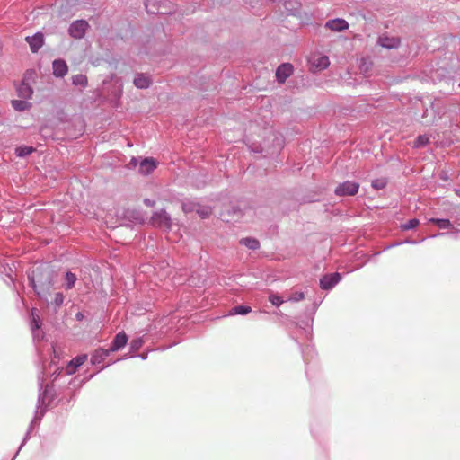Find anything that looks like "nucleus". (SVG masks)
Masks as SVG:
<instances>
[{
    "label": "nucleus",
    "mask_w": 460,
    "mask_h": 460,
    "mask_svg": "<svg viewBox=\"0 0 460 460\" xmlns=\"http://www.w3.org/2000/svg\"><path fill=\"white\" fill-rule=\"evenodd\" d=\"M29 285L39 297L48 305L58 307V293L54 286L57 279L56 267L52 261L39 262L32 265L27 271Z\"/></svg>",
    "instance_id": "nucleus-1"
},
{
    "label": "nucleus",
    "mask_w": 460,
    "mask_h": 460,
    "mask_svg": "<svg viewBox=\"0 0 460 460\" xmlns=\"http://www.w3.org/2000/svg\"><path fill=\"white\" fill-rule=\"evenodd\" d=\"M52 367H54V369L51 371V381L49 383L44 384L45 376L47 375L46 370L41 371L38 376L39 395L34 416L29 425L22 442L21 443L16 454L12 460L15 459L20 450L30 439L31 433L40 425L41 419L47 412L48 409L52 406V403L57 396L55 381L58 379V367H56L54 360H52L49 364V368L51 369Z\"/></svg>",
    "instance_id": "nucleus-2"
},
{
    "label": "nucleus",
    "mask_w": 460,
    "mask_h": 460,
    "mask_svg": "<svg viewBox=\"0 0 460 460\" xmlns=\"http://www.w3.org/2000/svg\"><path fill=\"white\" fill-rule=\"evenodd\" d=\"M41 320L39 315V312L36 308H31L30 313V328L31 331L33 341L35 343L36 351L40 358L42 359V351L40 347L38 345L40 341H42L45 339V332L41 329Z\"/></svg>",
    "instance_id": "nucleus-3"
},
{
    "label": "nucleus",
    "mask_w": 460,
    "mask_h": 460,
    "mask_svg": "<svg viewBox=\"0 0 460 460\" xmlns=\"http://www.w3.org/2000/svg\"><path fill=\"white\" fill-rule=\"evenodd\" d=\"M145 7L149 14L167 15L175 12L172 0H145Z\"/></svg>",
    "instance_id": "nucleus-4"
},
{
    "label": "nucleus",
    "mask_w": 460,
    "mask_h": 460,
    "mask_svg": "<svg viewBox=\"0 0 460 460\" xmlns=\"http://www.w3.org/2000/svg\"><path fill=\"white\" fill-rule=\"evenodd\" d=\"M150 223L155 227L164 228L168 231L172 229V217L164 208L154 211L150 217Z\"/></svg>",
    "instance_id": "nucleus-5"
},
{
    "label": "nucleus",
    "mask_w": 460,
    "mask_h": 460,
    "mask_svg": "<svg viewBox=\"0 0 460 460\" xmlns=\"http://www.w3.org/2000/svg\"><path fill=\"white\" fill-rule=\"evenodd\" d=\"M359 187V183L356 181H344L337 185L334 194L338 197L355 196L358 192Z\"/></svg>",
    "instance_id": "nucleus-6"
},
{
    "label": "nucleus",
    "mask_w": 460,
    "mask_h": 460,
    "mask_svg": "<svg viewBox=\"0 0 460 460\" xmlns=\"http://www.w3.org/2000/svg\"><path fill=\"white\" fill-rule=\"evenodd\" d=\"M90 29L89 22L84 19H78L71 22L68 27V34L71 38L81 40Z\"/></svg>",
    "instance_id": "nucleus-7"
},
{
    "label": "nucleus",
    "mask_w": 460,
    "mask_h": 460,
    "mask_svg": "<svg viewBox=\"0 0 460 460\" xmlns=\"http://www.w3.org/2000/svg\"><path fill=\"white\" fill-rule=\"evenodd\" d=\"M342 274L338 271L323 274L319 279V286L321 289L330 291L342 280Z\"/></svg>",
    "instance_id": "nucleus-8"
},
{
    "label": "nucleus",
    "mask_w": 460,
    "mask_h": 460,
    "mask_svg": "<svg viewBox=\"0 0 460 460\" xmlns=\"http://www.w3.org/2000/svg\"><path fill=\"white\" fill-rule=\"evenodd\" d=\"M429 107H426L421 114V123L424 126H430L441 119V114L436 108L432 101L429 102Z\"/></svg>",
    "instance_id": "nucleus-9"
},
{
    "label": "nucleus",
    "mask_w": 460,
    "mask_h": 460,
    "mask_svg": "<svg viewBox=\"0 0 460 460\" xmlns=\"http://www.w3.org/2000/svg\"><path fill=\"white\" fill-rule=\"evenodd\" d=\"M321 304L320 302L314 301L312 305L308 306L305 311V319H300L298 324L304 329L307 326L312 329L314 314Z\"/></svg>",
    "instance_id": "nucleus-10"
},
{
    "label": "nucleus",
    "mask_w": 460,
    "mask_h": 460,
    "mask_svg": "<svg viewBox=\"0 0 460 460\" xmlns=\"http://www.w3.org/2000/svg\"><path fill=\"white\" fill-rule=\"evenodd\" d=\"M293 71L294 67L290 63L286 62L280 64L276 69V81L279 84H284L287 79L293 74Z\"/></svg>",
    "instance_id": "nucleus-11"
},
{
    "label": "nucleus",
    "mask_w": 460,
    "mask_h": 460,
    "mask_svg": "<svg viewBox=\"0 0 460 460\" xmlns=\"http://www.w3.org/2000/svg\"><path fill=\"white\" fill-rule=\"evenodd\" d=\"M158 166V162L153 157L141 158L139 163L138 172L142 175H148L153 172Z\"/></svg>",
    "instance_id": "nucleus-12"
},
{
    "label": "nucleus",
    "mask_w": 460,
    "mask_h": 460,
    "mask_svg": "<svg viewBox=\"0 0 460 460\" xmlns=\"http://www.w3.org/2000/svg\"><path fill=\"white\" fill-rule=\"evenodd\" d=\"M88 358L87 354H80L72 358L66 363L65 372L66 376L73 375L76 372L79 367H81Z\"/></svg>",
    "instance_id": "nucleus-13"
},
{
    "label": "nucleus",
    "mask_w": 460,
    "mask_h": 460,
    "mask_svg": "<svg viewBox=\"0 0 460 460\" xmlns=\"http://www.w3.org/2000/svg\"><path fill=\"white\" fill-rule=\"evenodd\" d=\"M128 337L125 332H119L112 339L110 348L108 350L111 352H116L122 349L128 343Z\"/></svg>",
    "instance_id": "nucleus-14"
},
{
    "label": "nucleus",
    "mask_w": 460,
    "mask_h": 460,
    "mask_svg": "<svg viewBox=\"0 0 460 460\" xmlns=\"http://www.w3.org/2000/svg\"><path fill=\"white\" fill-rule=\"evenodd\" d=\"M153 84L152 77L145 73L138 72L136 73L135 77L133 79V84L136 88L146 90L148 89Z\"/></svg>",
    "instance_id": "nucleus-15"
},
{
    "label": "nucleus",
    "mask_w": 460,
    "mask_h": 460,
    "mask_svg": "<svg viewBox=\"0 0 460 460\" xmlns=\"http://www.w3.org/2000/svg\"><path fill=\"white\" fill-rule=\"evenodd\" d=\"M25 40L30 46L32 53H37L44 44V35L41 32H36L32 36H27Z\"/></svg>",
    "instance_id": "nucleus-16"
},
{
    "label": "nucleus",
    "mask_w": 460,
    "mask_h": 460,
    "mask_svg": "<svg viewBox=\"0 0 460 460\" xmlns=\"http://www.w3.org/2000/svg\"><path fill=\"white\" fill-rule=\"evenodd\" d=\"M324 26L332 31L341 32L349 28V22L343 18H334L328 20Z\"/></svg>",
    "instance_id": "nucleus-17"
},
{
    "label": "nucleus",
    "mask_w": 460,
    "mask_h": 460,
    "mask_svg": "<svg viewBox=\"0 0 460 460\" xmlns=\"http://www.w3.org/2000/svg\"><path fill=\"white\" fill-rule=\"evenodd\" d=\"M377 43L384 49H394L399 48L401 40L396 37L383 35L378 38Z\"/></svg>",
    "instance_id": "nucleus-18"
},
{
    "label": "nucleus",
    "mask_w": 460,
    "mask_h": 460,
    "mask_svg": "<svg viewBox=\"0 0 460 460\" xmlns=\"http://www.w3.org/2000/svg\"><path fill=\"white\" fill-rule=\"evenodd\" d=\"M110 354V351L104 348L96 349L91 356V364L94 366L101 364Z\"/></svg>",
    "instance_id": "nucleus-19"
},
{
    "label": "nucleus",
    "mask_w": 460,
    "mask_h": 460,
    "mask_svg": "<svg viewBox=\"0 0 460 460\" xmlns=\"http://www.w3.org/2000/svg\"><path fill=\"white\" fill-rule=\"evenodd\" d=\"M17 94L22 99H29L33 93L31 86L24 80L17 86Z\"/></svg>",
    "instance_id": "nucleus-20"
},
{
    "label": "nucleus",
    "mask_w": 460,
    "mask_h": 460,
    "mask_svg": "<svg viewBox=\"0 0 460 460\" xmlns=\"http://www.w3.org/2000/svg\"><path fill=\"white\" fill-rule=\"evenodd\" d=\"M429 224L437 226L441 230L453 228V224L448 218L430 217L428 219Z\"/></svg>",
    "instance_id": "nucleus-21"
},
{
    "label": "nucleus",
    "mask_w": 460,
    "mask_h": 460,
    "mask_svg": "<svg viewBox=\"0 0 460 460\" xmlns=\"http://www.w3.org/2000/svg\"><path fill=\"white\" fill-rule=\"evenodd\" d=\"M239 243L252 251H256L261 247L259 240L251 236L241 238Z\"/></svg>",
    "instance_id": "nucleus-22"
},
{
    "label": "nucleus",
    "mask_w": 460,
    "mask_h": 460,
    "mask_svg": "<svg viewBox=\"0 0 460 460\" xmlns=\"http://www.w3.org/2000/svg\"><path fill=\"white\" fill-rule=\"evenodd\" d=\"M284 7L289 14L296 15L299 13L301 4L297 0H285Z\"/></svg>",
    "instance_id": "nucleus-23"
},
{
    "label": "nucleus",
    "mask_w": 460,
    "mask_h": 460,
    "mask_svg": "<svg viewBox=\"0 0 460 460\" xmlns=\"http://www.w3.org/2000/svg\"><path fill=\"white\" fill-rule=\"evenodd\" d=\"M125 217L128 219L139 224H143L145 222L142 212L138 209H127L125 211Z\"/></svg>",
    "instance_id": "nucleus-24"
},
{
    "label": "nucleus",
    "mask_w": 460,
    "mask_h": 460,
    "mask_svg": "<svg viewBox=\"0 0 460 460\" xmlns=\"http://www.w3.org/2000/svg\"><path fill=\"white\" fill-rule=\"evenodd\" d=\"M252 312V307L247 305H238L231 308L228 315H247Z\"/></svg>",
    "instance_id": "nucleus-25"
},
{
    "label": "nucleus",
    "mask_w": 460,
    "mask_h": 460,
    "mask_svg": "<svg viewBox=\"0 0 460 460\" xmlns=\"http://www.w3.org/2000/svg\"><path fill=\"white\" fill-rule=\"evenodd\" d=\"M64 288L66 290H69V289H72L74 287H75V284L77 280V277L75 273H73L72 271L70 270H67L66 273H65V277H64Z\"/></svg>",
    "instance_id": "nucleus-26"
},
{
    "label": "nucleus",
    "mask_w": 460,
    "mask_h": 460,
    "mask_svg": "<svg viewBox=\"0 0 460 460\" xmlns=\"http://www.w3.org/2000/svg\"><path fill=\"white\" fill-rule=\"evenodd\" d=\"M35 151L36 148L31 146L21 145L15 148V155L17 157L24 158Z\"/></svg>",
    "instance_id": "nucleus-27"
},
{
    "label": "nucleus",
    "mask_w": 460,
    "mask_h": 460,
    "mask_svg": "<svg viewBox=\"0 0 460 460\" xmlns=\"http://www.w3.org/2000/svg\"><path fill=\"white\" fill-rule=\"evenodd\" d=\"M72 84L81 89L86 88L88 85V79L85 75L77 74L72 76Z\"/></svg>",
    "instance_id": "nucleus-28"
},
{
    "label": "nucleus",
    "mask_w": 460,
    "mask_h": 460,
    "mask_svg": "<svg viewBox=\"0 0 460 460\" xmlns=\"http://www.w3.org/2000/svg\"><path fill=\"white\" fill-rule=\"evenodd\" d=\"M227 214L232 220H238L243 217L244 212L239 205H232L228 208Z\"/></svg>",
    "instance_id": "nucleus-29"
},
{
    "label": "nucleus",
    "mask_w": 460,
    "mask_h": 460,
    "mask_svg": "<svg viewBox=\"0 0 460 460\" xmlns=\"http://www.w3.org/2000/svg\"><path fill=\"white\" fill-rule=\"evenodd\" d=\"M27 99L23 100H13L11 102L12 107L17 111H24L31 108V104L26 101Z\"/></svg>",
    "instance_id": "nucleus-30"
},
{
    "label": "nucleus",
    "mask_w": 460,
    "mask_h": 460,
    "mask_svg": "<svg viewBox=\"0 0 460 460\" xmlns=\"http://www.w3.org/2000/svg\"><path fill=\"white\" fill-rule=\"evenodd\" d=\"M429 137L426 134H420L413 141L414 148H422L427 146L429 144Z\"/></svg>",
    "instance_id": "nucleus-31"
},
{
    "label": "nucleus",
    "mask_w": 460,
    "mask_h": 460,
    "mask_svg": "<svg viewBox=\"0 0 460 460\" xmlns=\"http://www.w3.org/2000/svg\"><path fill=\"white\" fill-rule=\"evenodd\" d=\"M388 184V179L385 177L376 178L371 181V187L376 190H384Z\"/></svg>",
    "instance_id": "nucleus-32"
},
{
    "label": "nucleus",
    "mask_w": 460,
    "mask_h": 460,
    "mask_svg": "<svg viewBox=\"0 0 460 460\" xmlns=\"http://www.w3.org/2000/svg\"><path fill=\"white\" fill-rule=\"evenodd\" d=\"M144 342L145 341L143 337H137L133 339L129 343L130 352L136 353L141 349V347L144 345Z\"/></svg>",
    "instance_id": "nucleus-33"
},
{
    "label": "nucleus",
    "mask_w": 460,
    "mask_h": 460,
    "mask_svg": "<svg viewBox=\"0 0 460 460\" xmlns=\"http://www.w3.org/2000/svg\"><path fill=\"white\" fill-rule=\"evenodd\" d=\"M299 348L301 349V353L305 363L308 364L310 358H313V354H314V349L310 346H307L305 349H304L301 344H299Z\"/></svg>",
    "instance_id": "nucleus-34"
},
{
    "label": "nucleus",
    "mask_w": 460,
    "mask_h": 460,
    "mask_svg": "<svg viewBox=\"0 0 460 460\" xmlns=\"http://www.w3.org/2000/svg\"><path fill=\"white\" fill-rule=\"evenodd\" d=\"M420 225V220L418 218H411L406 223H403L400 226L401 230L408 231L416 228Z\"/></svg>",
    "instance_id": "nucleus-35"
},
{
    "label": "nucleus",
    "mask_w": 460,
    "mask_h": 460,
    "mask_svg": "<svg viewBox=\"0 0 460 460\" xmlns=\"http://www.w3.org/2000/svg\"><path fill=\"white\" fill-rule=\"evenodd\" d=\"M330 65V60H329V58L327 56H321L320 58H317V60L315 61L314 63V66L319 69V70H324L326 69Z\"/></svg>",
    "instance_id": "nucleus-36"
},
{
    "label": "nucleus",
    "mask_w": 460,
    "mask_h": 460,
    "mask_svg": "<svg viewBox=\"0 0 460 460\" xmlns=\"http://www.w3.org/2000/svg\"><path fill=\"white\" fill-rule=\"evenodd\" d=\"M269 301L276 307H279L285 302L283 297L277 293H271L269 296Z\"/></svg>",
    "instance_id": "nucleus-37"
},
{
    "label": "nucleus",
    "mask_w": 460,
    "mask_h": 460,
    "mask_svg": "<svg viewBox=\"0 0 460 460\" xmlns=\"http://www.w3.org/2000/svg\"><path fill=\"white\" fill-rule=\"evenodd\" d=\"M68 74V66L65 59L59 58V79L65 77Z\"/></svg>",
    "instance_id": "nucleus-38"
},
{
    "label": "nucleus",
    "mask_w": 460,
    "mask_h": 460,
    "mask_svg": "<svg viewBox=\"0 0 460 460\" xmlns=\"http://www.w3.org/2000/svg\"><path fill=\"white\" fill-rule=\"evenodd\" d=\"M273 142L275 148L278 149V151L281 150L284 146V137L280 134H273Z\"/></svg>",
    "instance_id": "nucleus-39"
},
{
    "label": "nucleus",
    "mask_w": 460,
    "mask_h": 460,
    "mask_svg": "<svg viewBox=\"0 0 460 460\" xmlns=\"http://www.w3.org/2000/svg\"><path fill=\"white\" fill-rule=\"evenodd\" d=\"M422 241H423V239H422V240H420V241H416V240H413V239L407 238V239H405L404 241H402V242H400V243H393V244H391V245H388L385 249H384V251H385V250H387V249H390V248H393V247H395V246H397V245L404 244V243H408V244H417V243H420V242H422Z\"/></svg>",
    "instance_id": "nucleus-40"
},
{
    "label": "nucleus",
    "mask_w": 460,
    "mask_h": 460,
    "mask_svg": "<svg viewBox=\"0 0 460 460\" xmlns=\"http://www.w3.org/2000/svg\"><path fill=\"white\" fill-rule=\"evenodd\" d=\"M305 298V293L302 291H296L293 292L290 296L288 297V301L292 302H299L302 301Z\"/></svg>",
    "instance_id": "nucleus-41"
},
{
    "label": "nucleus",
    "mask_w": 460,
    "mask_h": 460,
    "mask_svg": "<svg viewBox=\"0 0 460 460\" xmlns=\"http://www.w3.org/2000/svg\"><path fill=\"white\" fill-rule=\"evenodd\" d=\"M4 272L5 274V278H3L4 281L6 283V284H9V283H13V278L12 276V272H13V270L11 267L7 266V267H4Z\"/></svg>",
    "instance_id": "nucleus-42"
},
{
    "label": "nucleus",
    "mask_w": 460,
    "mask_h": 460,
    "mask_svg": "<svg viewBox=\"0 0 460 460\" xmlns=\"http://www.w3.org/2000/svg\"><path fill=\"white\" fill-rule=\"evenodd\" d=\"M197 213L202 219H206L209 217L211 210L208 208H200L197 210Z\"/></svg>",
    "instance_id": "nucleus-43"
},
{
    "label": "nucleus",
    "mask_w": 460,
    "mask_h": 460,
    "mask_svg": "<svg viewBox=\"0 0 460 460\" xmlns=\"http://www.w3.org/2000/svg\"><path fill=\"white\" fill-rule=\"evenodd\" d=\"M40 133L42 137L48 138L52 136V134L49 132V128L47 126H43L40 129Z\"/></svg>",
    "instance_id": "nucleus-44"
},
{
    "label": "nucleus",
    "mask_w": 460,
    "mask_h": 460,
    "mask_svg": "<svg viewBox=\"0 0 460 460\" xmlns=\"http://www.w3.org/2000/svg\"><path fill=\"white\" fill-rule=\"evenodd\" d=\"M138 164L137 157H132L130 161L128 162L127 167L128 169H135Z\"/></svg>",
    "instance_id": "nucleus-45"
},
{
    "label": "nucleus",
    "mask_w": 460,
    "mask_h": 460,
    "mask_svg": "<svg viewBox=\"0 0 460 460\" xmlns=\"http://www.w3.org/2000/svg\"><path fill=\"white\" fill-rule=\"evenodd\" d=\"M143 203L146 206V207H149V208H152V207H155V204H156V201L155 199H149V198H145L143 199Z\"/></svg>",
    "instance_id": "nucleus-46"
},
{
    "label": "nucleus",
    "mask_w": 460,
    "mask_h": 460,
    "mask_svg": "<svg viewBox=\"0 0 460 460\" xmlns=\"http://www.w3.org/2000/svg\"><path fill=\"white\" fill-rule=\"evenodd\" d=\"M52 70H53V75L55 77H58V58H55L52 61Z\"/></svg>",
    "instance_id": "nucleus-47"
},
{
    "label": "nucleus",
    "mask_w": 460,
    "mask_h": 460,
    "mask_svg": "<svg viewBox=\"0 0 460 460\" xmlns=\"http://www.w3.org/2000/svg\"><path fill=\"white\" fill-rule=\"evenodd\" d=\"M136 358V354L129 352L128 354H125L123 358H119L118 361H119L121 359H124V358L128 359V358Z\"/></svg>",
    "instance_id": "nucleus-48"
},
{
    "label": "nucleus",
    "mask_w": 460,
    "mask_h": 460,
    "mask_svg": "<svg viewBox=\"0 0 460 460\" xmlns=\"http://www.w3.org/2000/svg\"><path fill=\"white\" fill-rule=\"evenodd\" d=\"M136 357L140 358L142 360H146L148 357V352L136 354Z\"/></svg>",
    "instance_id": "nucleus-49"
},
{
    "label": "nucleus",
    "mask_w": 460,
    "mask_h": 460,
    "mask_svg": "<svg viewBox=\"0 0 460 460\" xmlns=\"http://www.w3.org/2000/svg\"><path fill=\"white\" fill-rule=\"evenodd\" d=\"M84 314L82 312H77L75 314V319L77 321H82L84 319Z\"/></svg>",
    "instance_id": "nucleus-50"
},
{
    "label": "nucleus",
    "mask_w": 460,
    "mask_h": 460,
    "mask_svg": "<svg viewBox=\"0 0 460 460\" xmlns=\"http://www.w3.org/2000/svg\"><path fill=\"white\" fill-rule=\"evenodd\" d=\"M66 402L69 404L71 402L75 401V394H68V397L66 398Z\"/></svg>",
    "instance_id": "nucleus-51"
},
{
    "label": "nucleus",
    "mask_w": 460,
    "mask_h": 460,
    "mask_svg": "<svg viewBox=\"0 0 460 460\" xmlns=\"http://www.w3.org/2000/svg\"><path fill=\"white\" fill-rule=\"evenodd\" d=\"M446 234H447V233H443V232H439V233H438V234H432V235L430 236V238H436V237H439V236H444V235H446Z\"/></svg>",
    "instance_id": "nucleus-52"
},
{
    "label": "nucleus",
    "mask_w": 460,
    "mask_h": 460,
    "mask_svg": "<svg viewBox=\"0 0 460 460\" xmlns=\"http://www.w3.org/2000/svg\"><path fill=\"white\" fill-rule=\"evenodd\" d=\"M108 366H109V365H107V366H103V367H100V368H99V369H98L94 374H92V375L88 377V379H90V378L93 377L95 374L100 373L102 370H103V369H104L105 367H107Z\"/></svg>",
    "instance_id": "nucleus-53"
},
{
    "label": "nucleus",
    "mask_w": 460,
    "mask_h": 460,
    "mask_svg": "<svg viewBox=\"0 0 460 460\" xmlns=\"http://www.w3.org/2000/svg\"><path fill=\"white\" fill-rule=\"evenodd\" d=\"M64 295L59 293V306L64 303Z\"/></svg>",
    "instance_id": "nucleus-54"
},
{
    "label": "nucleus",
    "mask_w": 460,
    "mask_h": 460,
    "mask_svg": "<svg viewBox=\"0 0 460 460\" xmlns=\"http://www.w3.org/2000/svg\"><path fill=\"white\" fill-rule=\"evenodd\" d=\"M51 348L53 349V353H54V358H57V351H56V346L54 343L51 344Z\"/></svg>",
    "instance_id": "nucleus-55"
},
{
    "label": "nucleus",
    "mask_w": 460,
    "mask_h": 460,
    "mask_svg": "<svg viewBox=\"0 0 460 460\" xmlns=\"http://www.w3.org/2000/svg\"><path fill=\"white\" fill-rule=\"evenodd\" d=\"M64 400H65V395H63V396H62V398H59V400H58L59 406H60L61 404H62V405H64V404H65Z\"/></svg>",
    "instance_id": "nucleus-56"
},
{
    "label": "nucleus",
    "mask_w": 460,
    "mask_h": 460,
    "mask_svg": "<svg viewBox=\"0 0 460 460\" xmlns=\"http://www.w3.org/2000/svg\"><path fill=\"white\" fill-rule=\"evenodd\" d=\"M455 193L457 197L460 198V189H455Z\"/></svg>",
    "instance_id": "nucleus-57"
},
{
    "label": "nucleus",
    "mask_w": 460,
    "mask_h": 460,
    "mask_svg": "<svg viewBox=\"0 0 460 460\" xmlns=\"http://www.w3.org/2000/svg\"><path fill=\"white\" fill-rule=\"evenodd\" d=\"M183 209L186 210L187 209V205H183Z\"/></svg>",
    "instance_id": "nucleus-58"
},
{
    "label": "nucleus",
    "mask_w": 460,
    "mask_h": 460,
    "mask_svg": "<svg viewBox=\"0 0 460 460\" xmlns=\"http://www.w3.org/2000/svg\"><path fill=\"white\" fill-rule=\"evenodd\" d=\"M62 370H63V368L59 367V370H58L59 375L61 374Z\"/></svg>",
    "instance_id": "nucleus-59"
},
{
    "label": "nucleus",
    "mask_w": 460,
    "mask_h": 460,
    "mask_svg": "<svg viewBox=\"0 0 460 460\" xmlns=\"http://www.w3.org/2000/svg\"><path fill=\"white\" fill-rule=\"evenodd\" d=\"M459 87H460V82H459Z\"/></svg>",
    "instance_id": "nucleus-60"
}]
</instances>
